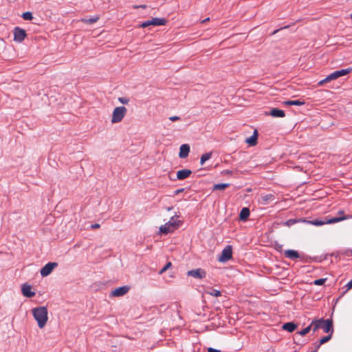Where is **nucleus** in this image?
<instances>
[{
    "instance_id": "34",
    "label": "nucleus",
    "mask_w": 352,
    "mask_h": 352,
    "mask_svg": "<svg viewBox=\"0 0 352 352\" xmlns=\"http://www.w3.org/2000/svg\"><path fill=\"white\" fill-rule=\"evenodd\" d=\"M118 101L123 104H127L129 102V99L126 97H120L118 98Z\"/></svg>"
},
{
    "instance_id": "28",
    "label": "nucleus",
    "mask_w": 352,
    "mask_h": 352,
    "mask_svg": "<svg viewBox=\"0 0 352 352\" xmlns=\"http://www.w3.org/2000/svg\"><path fill=\"white\" fill-rule=\"evenodd\" d=\"M313 324H309V326H307V327H305V329H302L301 331H300L299 332H298V333L300 336H305L307 333H308L311 327H312Z\"/></svg>"
},
{
    "instance_id": "24",
    "label": "nucleus",
    "mask_w": 352,
    "mask_h": 352,
    "mask_svg": "<svg viewBox=\"0 0 352 352\" xmlns=\"http://www.w3.org/2000/svg\"><path fill=\"white\" fill-rule=\"evenodd\" d=\"M329 335L322 338L320 340H319V342L318 344V347H320L322 344L327 342L328 341H329L332 337V334L331 333H328Z\"/></svg>"
},
{
    "instance_id": "19",
    "label": "nucleus",
    "mask_w": 352,
    "mask_h": 352,
    "mask_svg": "<svg viewBox=\"0 0 352 352\" xmlns=\"http://www.w3.org/2000/svg\"><path fill=\"white\" fill-rule=\"evenodd\" d=\"M297 327V325L292 322H286L283 325V329L287 331L288 332H293Z\"/></svg>"
},
{
    "instance_id": "46",
    "label": "nucleus",
    "mask_w": 352,
    "mask_h": 352,
    "mask_svg": "<svg viewBox=\"0 0 352 352\" xmlns=\"http://www.w3.org/2000/svg\"><path fill=\"white\" fill-rule=\"evenodd\" d=\"M172 208H173V207H168V208H167V210H172Z\"/></svg>"
},
{
    "instance_id": "26",
    "label": "nucleus",
    "mask_w": 352,
    "mask_h": 352,
    "mask_svg": "<svg viewBox=\"0 0 352 352\" xmlns=\"http://www.w3.org/2000/svg\"><path fill=\"white\" fill-rule=\"evenodd\" d=\"M229 186L230 184H217L214 185L213 190H224L226 188L228 187Z\"/></svg>"
},
{
    "instance_id": "37",
    "label": "nucleus",
    "mask_w": 352,
    "mask_h": 352,
    "mask_svg": "<svg viewBox=\"0 0 352 352\" xmlns=\"http://www.w3.org/2000/svg\"><path fill=\"white\" fill-rule=\"evenodd\" d=\"M169 120L172 122H175V121H177V120H180V118L178 117V116H170L169 118Z\"/></svg>"
},
{
    "instance_id": "48",
    "label": "nucleus",
    "mask_w": 352,
    "mask_h": 352,
    "mask_svg": "<svg viewBox=\"0 0 352 352\" xmlns=\"http://www.w3.org/2000/svg\"><path fill=\"white\" fill-rule=\"evenodd\" d=\"M351 20H352V13L351 14Z\"/></svg>"
},
{
    "instance_id": "15",
    "label": "nucleus",
    "mask_w": 352,
    "mask_h": 352,
    "mask_svg": "<svg viewBox=\"0 0 352 352\" xmlns=\"http://www.w3.org/2000/svg\"><path fill=\"white\" fill-rule=\"evenodd\" d=\"M192 173L189 169H182L177 172V178L179 180H183L188 177Z\"/></svg>"
},
{
    "instance_id": "25",
    "label": "nucleus",
    "mask_w": 352,
    "mask_h": 352,
    "mask_svg": "<svg viewBox=\"0 0 352 352\" xmlns=\"http://www.w3.org/2000/svg\"><path fill=\"white\" fill-rule=\"evenodd\" d=\"M212 157V153H206L203 154L200 159V164L203 165L207 160H210Z\"/></svg>"
},
{
    "instance_id": "14",
    "label": "nucleus",
    "mask_w": 352,
    "mask_h": 352,
    "mask_svg": "<svg viewBox=\"0 0 352 352\" xmlns=\"http://www.w3.org/2000/svg\"><path fill=\"white\" fill-rule=\"evenodd\" d=\"M266 115L271 116L274 118H283L285 116V113L283 110L273 108L269 113H266Z\"/></svg>"
},
{
    "instance_id": "20",
    "label": "nucleus",
    "mask_w": 352,
    "mask_h": 352,
    "mask_svg": "<svg viewBox=\"0 0 352 352\" xmlns=\"http://www.w3.org/2000/svg\"><path fill=\"white\" fill-rule=\"evenodd\" d=\"M250 216V210L248 208H243L241 210L240 214H239V218L242 221H245L248 217Z\"/></svg>"
},
{
    "instance_id": "31",
    "label": "nucleus",
    "mask_w": 352,
    "mask_h": 352,
    "mask_svg": "<svg viewBox=\"0 0 352 352\" xmlns=\"http://www.w3.org/2000/svg\"><path fill=\"white\" fill-rule=\"evenodd\" d=\"M171 266V263L168 262L159 272L160 274H162L164 272H165Z\"/></svg>"
},
{
    "instance_id": "41",
    "label": "nucleus",
    "mask_w": 352,
    "mask_h": 352,
    "mask_svg": "<svg viewBox=\"0 0 352 352\" xmlns=\"http://www.w3.org/2000/svg\"><path fill=\"white\" fill-rule=\"evenodd\" d=\"M183 191H184V188L177 189V190H175V194L177 195Z\"/></svg>"
},
{
    "instance_id": "18",
    "label": "nucleus",
    "mask_w": 352,
    "mask_h": 352,
    "mask_svg": "<svg viewBox=\"0 0 352 352\" xmlns=\"http://www.w3.org/2000/svg\"><path fill=\"white\" fill-rule=\"evenodd\" d=\"M175 230V229L170 227L168 223H166L164 225L161 226L160 228V232L165 234L172 232Z\"/></svg>"
},
{
    "instance_id": "12",
    "label": "nucleus",
    "mask_w": 352,
    "mask_h": 352,
    "mask_svg": "<svg viewBox=\"0 0 352 352\" xmlns=\"http://www.w3.org/2000/svg\"><path fill=\"white\" fill-rule=\"evenodd\" d=\"M190 152V146L187 144H184L180 146L179 157L182 159L186 158Z\"/></svg>"
},
{
    "instance_id": "16",
    "label": "nucleus",
    "mask_w": 352,
    "mask_h": 352,
    "mask_svg": "<svg viewBox=\"0 0 352 352\" xmlns=\"http://www.w3.org/2000/svg\"><path fill=\"white\" fill-rule=\"evenodd\" d=\"M284 254L285 257L290 258L292 260H296L300 257L299 253L294 250H287L284 252Z\"/></svg>"
},
{
    "instance_id": "45",
    "label": "nucleus",
    "mask_w": 352,
    "mask_h": 352,
    "mask_svg": "<svg viewBox=\"0 0 352 352\" xmlns=\"http://www.w3.org/2000/svg\"><path fill=\"white\" fill-rule=\"evenodd\" d=\"M208 21H209V18H207V19H204V20L203 21V22Z\"/></svg>"
},
{
    "instance_id": "11",
    "label": "nucleus",
    "mask_w": 352,
    "mask_h": 352,
    "mask_svg": "<svg viewBox=\"0 0 352 352\" xmlns=\"http://www.w3.org/2000/svg\"><path fill=\"white\" fill-rule=\"evenodd\" d=\"M129 286L125 285V286L120 287H118V288H116L115 289H113L111 292L110 296H113V297L123 296L129 292Z\"/></svg>"
},
{
    "instance_id": "22",
    "label": "nucleus",
    "mask_w": 352,
    "mask_h": 352,
    "mask_svg": "<svg viewBox=\"0 0 352 352\" xmlns=\"http://www.w3.org/2000/svg\"><path fill=\"white\" fill-rule=\"evenodd\" d=\"M302 221L316 226H321L326 224V221H322L320 219H314L311 221H307L305 219H303Z\"/></svg>"
},
{
    "instance_id": "29",
    "label": "nucleus",
    "mask_w": 352,
    "mask_h": 352,
    "mask_svg": "<svg viewBox=\"0 0 352 352\" xmlns=\"http://www.w3.org/2000/svg\"><path fill=\"white\" fill-rule=\"evenodd\" d=\"M98 17L96 16V17H91V18H89V19H82V21L86 23L92 24V23H96L98 21Z\"/></svg>"
},
{
    "instance_id": "32",
    "label": "nucleus",
    "mask_w": 352,
    "mask_h": 352,
    "mask_svg": "<svg viewBox=\"0 0 352 352\" xmlns=\"http://www.w3.org/2000/svg\"><path fill=\"white\" fill-rule=\"evenodd\" d=\"M326 280L327 278L316 279L314 281V284L316 285H322L325 283Z\"/></svg>"
},
{
    "instance_id": "1",
    "label": "nucleus",
    "mask_w": 352,
    "mask_h": 352,
    "mask_svg": "<svg viewBox=\"0 0 352 352\" xmlns=\"http://www.w3.org/2000/svg\"><path fill=\"white\" fill-rule=\"evenodd\" d=\"M32 315L35 320L37 322L38 326L40 329L43 328L48 320V312L46 307L41 306L37 307L32 310Z\"/></svg>"
},
{
    "instance_id": "35",
    "label": "nucleus",
    "mask_w": 352,
    "mask_h": 352,
    "mask_svg": "<svg viewBox=\"0 0 352 352\" xmlns=\"http://www.w3.org/2000/svg\"><path fill=\"white\" fill-rule=\"evenodd\" d=\"M296 222V221L295 219H289L287 221H285V225H286L287 226H291L294 225Z\"/></svg>"
},
{
    "instance_id": "30",
    "label": "nucleus",
    "mask_w": 352,
    "mask_h": 352,
    "mask_svg": "<svg viewBox=\"0 0 352 352\" xmlns=\"http://www.w3.org/2000/svg\"><path fill=\"white\" fill-rule=\"evenodd\" d=\"M22 17L24 20L30 21L32 20L33 16L31 12H25L22 14Z\"/></svg>"
},
{
    "instance_id": "27",
    "label": "nucleus",
    "mask_w": 352,
    "mask_h": 352,
    "mask_svg": "<svg viewBox=\"0 0 352 352\" xmlns=\"http://www.w3.org/2000/svg\"><path fill=\"white\" fill-rule=\"evenodd\" d=\"M179 221H176L175 219V216L172 217L167 222L169 226L175 229L177 228L179 226Z\"/></svg>"
},
{
    "instance_id": "36",
    "label": "nucleus",
    "mask_w": 352,
    "mask_h": 352,
    "mask_svg": "<svg viewBox=\"0 0 352 352\" xmlns=\"http://www.w3.org/2000/svg\"><path fill=\"white\" fill-rule=\"evenodd\" d=\"M345 287L346 291L349 290L352 288V279L346 284Z\"/></svg>"
},
{
    "instance_id": "44",
    "label": "nucleus",
    "mask_w": 352,
    "mask_h": 352,
    "mask_svg": "<svg viewBox=\"0 0 352 352\" xmlns=\"http://www.w3.org/2000/svg\"><path fill=\"white\" fill-rule=\"evenodd\" d=\"M338 214H344V212H343L342 210H340V211L338 212Z\"/></svg>"
},
{
    "instance_id": "10",
    "label": "nucleus",
    "mask_w": 352,
    "mask_h": 352,
    "mask_svg": "<svg viewBox=\"0 0 352 352\" xmlns=\"http://www.w3.org/2000/svg\"><path fill=\"white\" fill-rule=\"evenodd\" d=\"M187 275L195 278L202 279L206 277V272L201 268H197L188 271Z\"/></svg>"
},
{
    "instance_id": "49",
    "label": "nucleus",
    "mask_w": 352,
    "mask_h": 352,
    "mask_svg": "<svg viewBox=\"0 0 352 352\" xmlns=\"http://www.w3.org/2000/svg\"><path fill=\"white\" fill-rule=\"evenodd\" d=\"M313 352H317V351H316V350H315V351H313Z\"/></svg>"
},
{
    "instance_id": "6",
    "label": "nucleus",
    "mask_w": 352,
    "mask_h": 352,
    "mask_svg": "<svg viewBox=\"0 0 352 352\" xmlns=\"http://www.w3.org/2000/svg\"><path fill=\"white\" fill-rule=\"evenodd\" d=\"M352 72V68L349 67L346 69H342L340 70H337L333 72V73L330 74L329 76H327V80H335L338 78L339 77L345 76L349 74Z\"/></svg>"
},
{
    "instance_id": "2",
    "label": "nucleus",
    "mask_w": 352,
    "mask_h": 352,
    "mask_svg": "<svg viewBox=\"0 0 352 352\" xmlns=\"http://www.w3.org/2000/svg\"><path fill=\"white\" fill-rule=\"evenodd\" d=\"M311 324L314 326V331H316L318 329H322L324 333H333V322L330 319L324 320L322 318L313 320Z\"/></svg>"
},
{
    "instance_id": "4",
    "label": "nucleus",
    "mask_w": 352,
    "mask_h": 352,
    "mask_svg": "<svg viewBox=\"0 0 352 352\" xmlns=\"http://www.w3.org/2000/svg\"><path fill=\"white\" fill-rule=\"evenodd\" d=\"M166 23V20L164 18H153L151 20H148L144 21L140 25V27L145 28L148 27L149 25L159 26V25H164Z\"/></svg>"
},
{
    "instance_id": "13",
    "label": "nucleus",
    "mask_w": 352,
    "mask_h": 352,
    "mask_svg": "<svg viewBox=\"0 0 352 352\" xmlns=\"http://www.w3.org/2000/svg\"><path fill=\"white\" fill-rule=\"evenodd\" d=\"M22 294L27 298H32L35 296V292L32 291V287L30 285L24 284L21 288Z\"/></svg>"
},
{
    "instance_id": "42",
    "label": "nucleus",
    "mask_w": 352,
    "mask_h": 352,
    "mask_svg": "<svg viewBox=\"0 0 352 352\" xmlns=\"http://www.w3.org/2000/svg\"><path fill=\"white\" fill-rule=\"evenodd\" d=\"M232 173V170H226L224 171V173H225V174H226V175H230V174H231Z\"/></svg>"
},
{
    "instance_id": "5",
    "label": "nucleus",
    "mask_w": 352,
    "mask_h": 352,
    "mask_svg": "<svg viewBox=\"0 0 352 352\" xmlns=\"http://www.w3.org/2000/svg\"><path fill=\"white\" fill-rule=\"evenodd\" d=\"M232 257V248L231 245H227L221 252V254L219 256L218 261L221 263L227 262L230 260Z\"/></svg>"
},
{
    "instance_id": "33",
    "label": "nucleus",
    "mask_w": 352,
    "mask_h": 352,
    "mask_svg": "<svg viewBox=\"0 0 352 352\" xmlns=\"http://www.w3.org/2000/svg\"><path fill=\"white\" fill-rule=\"evenodd\" d=\"M208 294L211 296H216V297L221 296L220 291L214 289H212V290L210 292H209Z\"/></svg>"
},
{
    "instance_id": "21",
    "label": "nucleus",
    "mask_w": 352,
    "mask_h": 352,
    "mask_svg": "<svg viewBox=\"0 0 352 352\" xmlns=\"http://www.w3.org/2000/svg\"><path fill=\"white\" fill-rule=\"evenodd\" d=\"M347 219H348V217L346 216H342V217H339L330 218L329 219H327L325 221H326V224H331V223H337V222H339V221H343V220H345Z\"/></svg>"
},
{
    "instance_id": "40",
    "label": "nucleus",
    "mask_w": 352,
    "mask_h": 352,
    "mask_svg": "<svg viewBox=\"0 0 352 352\" xmlns=\"http://www.w3.org/2000/svg\"><path fill=\"white\" fill-rule=\"evenodd\" d=\"M100 224L98 223H94V224H91V228L92 229H96V228H100Z\"/></svg>"
},
{
    "instance_id": "17",
    "label": "nucleus",
    "mask_w": 352,
    "mask_h": 352,
    "mask_svg": "<svg viewBox=\"0 0 352 352\" xmlns=\"http://www.w3.org/2000/svg\"><path fill=\"white\" fill-rule=\"evenodd\" d=\"M258 132L257 130H254V133L250 138H248L245 140L246 143L250 146H254L257 143Z\"/></svg>"
},
{
    "instance_id": "23",
    "label": "nucleus",
    "mask_w": 352,
    "mask_h": 352,
    "mask_svg": "<svg viewBox=\"0 0 352 352\" xmlns=\"http://www.w3.org/2000/svg\"><path fill=\"white\" fill-rule=\"evenodd\" d=\"M284 104L287 106H292V105L300 106V105H303L305 104V102L300 100H286L284 102Z\"/></svg>"
},
{
    "instance_id": "39",
    "label": "nucleus",
    "mask_w": 352,
    "mask_h": 352,
    "mask_svg": "<svg viewBox=\"0 0 352 352\" xmlns=\"http://www.w3.org/2000/svg\"><path fill=\"white\" fill-rule=\"evenodd\" d=\"M331 80H327V76L324 79H323V80H320V81L318 82V84L321 85H323L324 82H329V81H331Z\"/></svg>"
},
{
    "instance_id": "38",
    "label": "nucleus",
    "mask_w": 352,
    "mask_h": 352,
    "mask_svg": "<svg viewBox=\"0 0 352 352\" xmlns=\"http://www.w3.org/2000/svg\"><path fill=\"white\" fill-rule=\"evenodd\" d=\"M207 351L208 352H221L220 350L216 349H214V348H212V347L207 348Z\"/></svg>"
},
{
    "instance_id": "8",
    "label": "nucleus",
    "mask_w": 352,
    "mask_h": 352,
    "mask_svg": "<svg viewBox=\"0 0 352 352\" xmlns=\"http://www.w3.org/2000/svg\"><path fill=\"white\" fill-rule=\"evenodd\" d=\"M13 34H14V41H15L16 42H19V43L23 41L27 35L25 30H23L19 27H15L14 28Z\"/></svg>"
},
{
    "instance_id": "9",
    "label": "nucleus",
    "mask_w": 352,
    "mask_h": 352,
    "mask_svg": "<svg viewBox=\"0 0 352 352\" xmlns=\"http://www.w3.org/2000/svg\"><path fill=\"white\" fill-rule=\"evenodd\" d=\"M58 265L56 263L50 262L47 263L43 267L41 270V275L43 277L47 276L50 274L52 270Z\"/></svg>"
},
{
    "instance_id": "3",
    "label": "nucleus",
    "mask_w": 352,
    "mask_h": 352,
    "mask_svg": "<svg viewBox=\"0 0 352 352\" xmlns=\"http://www.w3.org/2000/svg\"><path fill=\"white\" fill-rule=\"evenodd\" d=\"M127 109L124 106L116 107L112 113L111 122L118 123L122 120L126 113Z\"/></svg>"
},
{
    "instance_id": "47",
    "label": "nucleus",
    "mask_w": 352,
    "mask_h": 352,
    "mask_svg": "<svg viewBox=\"0 0 352 352\" xmlns=\"http://www.w3.org/2000/svg\"><path fill=\"white\" fill-rule=\"evenodd\" d=\"M278 31V30H275V31H274L273 34L276 33Z\"/></svg>"
},
{
    "instance_id": "7",
    "label": "nucleus",
    "mask_w": 352,
    "mask_h": 352,
    "mask_svg": "<svg viewBox=\"0 0 352 352\" xmlns=\"http://www.w3.org/2000/svg\"><path fill=\"white\" fill-rule=\"evenodd\" d=\"M275 195L272 193L265 194L263 193L258 197V201L262 205H267L275 201Z\"/></svg>"
},
{
    "instance_id": "43",
    "label": "nucleus",
    "mask_w": 352,
    "mask_h": 352,
    "mask_svg": "<svg viewBox=\"0 0 352 352\" xmlns=\"http://www.w3.org/2000/svg\"><path fill=\"white\" fill-rule=\"evenodd\" d=\"M314 344H315L316 350L320 348V347H318V344L317 343H315Z\"/></svg>"
}]
</instances>
